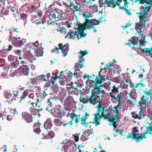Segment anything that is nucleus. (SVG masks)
<instances>
[{
    "mask_svg": "<svg viewBox=\"0 0 152 152\" xmlns=\"http://www.w3.org/2000/svg\"><path fill=\"white\" fill-rule=\"evenodd\" d=\"M30 56V55H29V56H28V58L31 60L30 61H28V62L30 63V64H29L28 66H29L32 70H34L35 69V67L34 65L31 64V63L32 62V60L33 59L34 60H35V59L34 58V56L32 55H31Z\"/></svg>",
    "mask_w": 152,
    "mask_h": 152,
    "instance_id": "bb28decb",
    "label": "nucleus"
},
{
    "mask_svg": "<svg viewBox=\"0 0 152 152\" xmlns=\"http://www.w3.org/2000/svg\"><path fill=\"white\" fill-rule=\"evenodd\" d=\"M6 113L4 111V110L2 109H0V117H2L3 115H6Z\"/></svg>",
    "mask_w": 152,
    "mask_h": 152,
    "instance_id": "6e6d98bb",
    "label": "nucleus"
},
{
    "mask_svg": "<svg viewBox=\"0 0 152 152\" xmlns=\"http://www.w3.org/2000/svg\"><path fill=\"white\" fill-rule=\"evenodd\" d=\"M101 71L99 72V75ZM105 79H104L102 75H99L98 76H96L95 79V81L96 83L99 84L101 83L102 82L104 81Z\"/></svg>",
    "mask_w": 152,
    "mask_h": 152,
    "instance_id": "a878e982",
    "label": "nucleus"
},
{
    "mask_svg": "<svg viewBox=\"0 0 152 152\" xmlns=\"http://www.w3.org/2000/svg\"><path fill=\"white\" fill-rule=\"evenodd\" d=\"M36 95H34L32 94H29L28 96L30 98V99L28 102V104H30L34 106V104L36 103V98L37 97V94L36 93Z\"/></svg>",
    "mask_w": 152,
    "mask_h": 152,
    "instance_id": "dca6fc26",
    "label": "nucleus"
},
{
    "mask_svg": "<svg viewBox=\"0 0 152 152\" xmlns=\"http://www.w3.org/2000/svg\"><path fill=\"white\" fill-rule=\"evenodd\" d=\"M52 121L51 119H48L44 123V126L46 129H50L52 126Z\"/></svg>",
    "mask_w": 152,
    "mask_h": 152,
    "instance_id": "412c9836",
    "label": "nucleus"
},
{
    "mask_svg": "<svg viewBox=\"0 0 152 152\" xmlns=\"http://www.w3.org/2000/svg\"><path fill=\"white\" fill-rule=\"evenodd\" d=\"M99 97L96 95H92L91 97L89 99V101L91 104L95 105L99 101L98 99L100 100Z\"/></svg>",
    "mask_w": 152,
    "mask_h": 152,
    "instance_id": "a211bd4d",
    "label": "nucleus"
},
{
    "mask_svg": "<svg viewBox=\"0 0 152 152\" xmlns=\"http://www.w3.org/2000/svg\"><path fill=\"white\" fill-rule=\"evenodd\" d=\"M99 22L95 19H86L85 22L83 24L79 22H77L76 23L78 26L77 28L76 27L75 29L70 30L69 32L66 36V38L77 40L80 39L82 37H84L86 35V33L84 32V30L86 29H91L93 27L94 25L98 24Z\"/></svg>",
    "mask_w": 152,
    "mask_h": 152,
    "instance_id": "f257e3e1",
    "label": "nucleus"
},
{
    "mask_svg": "<svg viewBox=\"0 0 152 152\" xmlns=\"http://www.w3.org/2000/svg\"><path fill=\"white\" fill-rule=\"evenodd\" d=\"M101 86H96L94 87L91 92L92 95L102 97L103 94L105 93L104 91L102 90Z\"/></svg>",
    "mask_w": 152,
    "mask_h": 152,
    "instance_id": "9b49d317",
    "label": "nucleus"
},
{
    "mask_svg": "<svg viewBox=\"0 0 152 152\" xmlns=\"http://www.w3.org/2000/svg\"><path fill=\"white\" fill-rule=\"evenodd\" d=\"M48 135L51 137H53L54 136V134L52 131H50L48 133Z\"/></svg>",
    "mask_w": 152,
    "mask_h": 152,
    "instance_id": "bf43d9fd",
    "label": "nucleus"
},
{
    "mask_svg": "<svg viewBox=\"0 0 152 152\" xmlns=\"http://www.w3.org/2000/svg\"><path fill=\"white\" fill-rule=\"evenodd\" d=\"M145 94L142 96L139 102V106L142 110L145 107L147 104H148L151 100L150 91H145Z\"/></svg>",
    "mask_w": 152,
    "mask_h": 152,
    "instance_id": "0eeeda50",
    "label": "nucleus"
},
{
    "mask_svg": "<svg viewBox=\"0 0 152 152\" xmlns=\"http://www.w3.org/2000/svg\"><path fill=\"white\" fill-rule=\"evenodd\" d=\"M93 13L96 12L98 11V6L95 4L94 5L90 8Z\"/></svg>",
    "mask_w": 152,
    "mask_h": 152,
    "instance_id": "c9c22d12",
    "label": "nucleus"
},
{
    "mask_svg": "<svg viewBox=\"0 0 152 152\" xmlns=\"http://www.w3.org/2000/svg\"><path fill=\"white\" fill-rule=\"evenodd\" d=\"M46 110L48 111L49 112H50V111H51V113H52V109L51 107L48 106L46 108Z\"/></svg>",
    "mask_w": 152,
    "mask_h": 152,
    "instance_id": "338daca9",
    "label": "nucleus"
},
{
    "mask_svg": "<svg viewBox=\"0 0 152 152\" xmlns=\"http://www.w3.org/2000/svg\"><path fill=\"white\" fill-rule=\"evenodd\" d=\"M79 53L80 54V56L79 57V59L83 60V57L86 54H87L88 53L86 51H81L79 52Z\"/></svg>",
    "mask_w": 152,
    "mask_h": 152,
    "instance_id": "58836bf2",
    "label": "nucleus"
},
{
    "mask_svg": "<svg viewBox=\"0 0 152 152\" xmlns=\"http://www.w3.org/2000/svg\"><path fill=\"white\" fill-rule=\"evenodd\" d=\"M86 83H88L89 86L90 87H92L93 86H97L96 82L92 80H90Z\"/></svg>",
    "mask_w": 152,
    "mask_h": 152,
    "instance_id": "72a5a7b5",
    "label": "nucleus"
},
{
    "mask_svg": "<svg viewBox=\"0 0 152 152\" xmlns=\"http://www.w3.org/2000/svg\"><path fill=\"white\" fill-rule=\"evenodd\" d=\"M26 42V39H21L19 37H14L12 38V43L14 46L16 47H20L23 45Z\"/></svg>",
    "mask_w": 152,
    "mask_h": 152,
    "instance_id": "9d476101",
    "label": "nucleus"
},
{
    "mask_svg": "<svg viewBox=\"0 0 152 152\" xmlns=\"http://www.w3.org/2000/svg\"><path fill=\"white\" fill-rule=\"evenodd\" d=\"M22 50H17L15 51V53L16 54L19 55L20 53L22 52Z\"/></svg>",
    "mask_w": 152,
    "mask_h": 152,
    "instance_id": "774afa93",
    "label": "nucleus"
},
{
    "mask_svg": "<svg viewBox=\"0 0 152 152\" xmlns=\"http://www.w3.org/2000/svg\"><path fill=\"white\" fill-rule=\"evenodd\" d=\"M121 98H117V99H118V103L117 106L116 107H115L117 108L118 109H120V108H119V107L121 106Z\"/></svg>",
    "mask_w": 152,
    "mask_h": 152,
    "instance_id": "de8ad7c7",
    "label": "nucleus"
},
{
    "mask_svg": "<svg viewBox=\"0 0 152 152\" xmlns=\"http://www.w3.org/2000/svg\"><path fill=\"white\" fill-rule=\"evenodd\" d=\"M47 94H46V92L45 91H43L42 95H41V100L43 99L45 96H46Z\"/></svg>",
    "mask_w": 152,
    "mask_h": 152,
    "instance_id": "680f3d73",
    "label": "nucleus"
},
{
    "mask_svg": "<svg viewBox=\"0 0 152 152\" xmlns=\"http://www.w3.org/2000/svg\"><path fill=\"white\" fill-rule=\"evenodd\" d=\"M20 70V71L21 73L23 75H28L29 69L27 67V65H25L23 66H22L21 67Z\"/></svg>",
    "mask_w": 152,
    "mask_h": 152,
    "instance_id": "aec40b11",
    "label": "nucleus"
},
{
    "mask_svg": "<svg viewBox=\"0 0 152 152\" xmlns=\"http://www.w3.org/2000/svg\"><path fill=\"white\" fill-rule=\"evenodd\" d=\"M97 109L98 110L97 113L94 114V121L93 122V123L95 124L96 126L100 124L99 120L101 116L99 114V113H101V114L103 115L104 113L105 110V108H104L103 107L101 106L100 103L99 104L98 106Z\"/></svg>",
    "mask_w": 152,
    "mask_h": 152,
    "instance_id": "6e6552de",
    "label": "nucleus"
},
{
    "mask_svg": "<svg viewBox=\"0 0 152 152\" xmlns=\"http://www.w3.org/2000/svg\"><path fill=\"white\" fill-rule=\"evenodd\" d=\"M75 2V0H68L67 3H66V5L67 7H69L70 9L72 7Z\"/></svg>",
    "mask_w": 152,
    "mask_h": 152,
    "instance_id": "2f4dec72",
    "label": "nucleus"
},
{
    "mask_svg": "<svg viewBox=\"0 0 152 152\" xmlns=\"http://www.w3.org/2000/svg\"><path fill=\"white\" fill-rule=\"evenodd\" d=\"M121 1H120L119 0H116L115 1V0H111L110 1L106 0L105 1V3L106 4L108 7H112L114 8L116 6V5H117L119 7L120 9H122L123 8L126 9L128 8V7L126 6L127 3L126 2H125L124 4V7H120V3Z\"/></svg>",
    "mask_w": 152,
    "mask_h": 152,
    "instance_id": "1a4fd4ad",
    "label": "nucleus"
},
{
    "mask_svg": "<svg viewBox=\"0 0 152 152\" xmlns=\"http://www.w3.org/2000/svg\"><path fill=\"white\" fill-rule=\"evenodd\" d=\"M19 59V60L17 59L15 61V62H13V65L15 68H16L17 66H20L22 64H25L27 63V61L24 58H23V57H20Z\"/></svg>",
    "mask_w": 152,
    "mask_h": 152,
    "instance_id": "4468645a",
    "label": "nucleus"
},
{
    "mask_svg": "<svg viewBox=\"0 0 152 152\" xmlns=\"http://www.w3.org/2000/svg\"><path fill=\"white\" fill-rule=\"evenodd\" d=\"M93 15L89 12H85L83 14V17L86 19H89L88 18L93 17Z\"/></svg>",
    "mask_w": 152,
    "mask_h": 152,
    "instance_id": "c756f323",
    "label": "nucleus"
},
{
    "mask_svg": "<svg viewBox=\"0 0 152 152\" xmlns=\"http://www.w3.org/2000/svg\"><path fill=\"white\" fill-rule=\"evenodd\" d=\"M35 104L36 105L37 109L38 111H40L42 110V108L39 105L38 103H35Z\"/></svg>",
    "mask_w": 152,
    "mask_h": 152,
    "instance_id": "5fc2aeb1",
    "label": "nucleus"
},
{
    "mask_svg": "<svg viewBox=\"0 0 152 152\" xmlns=\"http://www.w3.org/2000/svg\"><path fill=\"white\" fill-rule=\"evenodd\" d=\"M29 9L32 11H34L36 10V7L32 5L31 7H29Z\"/></svg>",
    "mask_w": 152,
    "mask_h": 152,
    "instance_id": "0e129e2a",
    "label": "nucleus"
},
{
    "mask_svg": "<svg viewBox=\"0 0 152 152\" xmlns=\"http://www.w3.org/2000/svg\"><path fill=\"white\" fill-rule=\"evenodd\" d=\"M95 0H84L83 5L86 6L88 8L90 9L94 5L92 2Z\"/></svg>",
    "mask_w": 152,
    "mask_h": 152,
    "instance_id": "5701e85b",
    "label": "nucleus"
},
{
    "mask_svg": "<svg viewBox=\"0 0 152 152\" xmlns=\"http://www.w3.org/2000/svg\"><path fill=\"white\" fill-rule=\"evenodd\" d=\"M8 58L11 63H12L13 62H15V61L18 59L17 57L11 55L9 56H8Z\"/></svg>",
    "mask_w": 152,
    "mask_h": 152,
    "instance_id": "f704fd0d",
    "label": "nucleus"
},
{
    "mask_svg": "<svg viewBox=\"0 0 152 152\" xmlns=\"http://www.w3.org/2000/svg\"><path fill=\"white\" fill-rule=\"evenodd\" d=\"M11 113L12 115H13L14 116L17 115V111L14 109H12L11 110Z\"/></svg>",
    "mask_w": 152,
    "mask_h": 152,
    "instance_id": "8fccbe9b",
    "label": "nucleus"
},
{
    "mask_svg": "<svg viewBox=\"0 0 152 152\" xmlns=\"http://www.w3.org/2000/svg\"><path fill=\"white\" fill-rule=\"evenodd\" d=\"M138 37L136 36L132 37L131 39H130L128 43H126V45H129L130 47H132V48L135 46V45H138V43L140 41V37Z\"/></svg>",
    "mask_w": 152,
    "mask_h": 152,
    "instance_id": "f8f14e48",
    "label": "nucleus"
},
{
    "mask_svg": "<svg viewBox=\"0 0 152 152\" xmlns=\"http://www.w3.org/2000/svg\"><path fill=\"white\" fill-rule=\"evenodd\" d=\"M151 7H146L145 5L141 6V12L139 13V16L140 18V22L136 23L135 28L140 36L142 35L143 30L145 27L146 18L149 14V10Z\"/></svg>",
    "mask_w": 152,
    "mask_h": 152,
    "instance_id": "f03ea898",
    "label": "nucleus"
},
{
    "mask_svg": "<svg viewBox=\"0 0 152 152\" xmlns=\"http://www.w3.org/2000/svg\"><path fill=\"white\" fill-rule=\"evenodd\" d=\"M80 61L77 62L75 64V67L76 68V69H80L83 68L84 66L83 64V61H84V59H83L82 60L79 59Z\"/></svg>",
    "mask_w": 152,
    "mask_h": 152,
    "instance_id": "393cba45",
    "label": "nucleus"
},
{
    "mask_svg": "<svg viewBox=\"0 0 152 152\" xmlns=\"http://www.w3.org/2000/svg\"><path fill=\"white\" fill-rule=\"evenodd\" d=\"M36 12L38 17H41L43 13V12L40 10H38Z\"/></svg>",
    "mask_w": 152,
    "mask_h": 152,
    "instance_id": "13d9d810",
    "label": "nucleus"
},
{
    "mask_svg": "<svg viewBox=\"0 0 152 152\" xmlns=\"http://www.w3.org/2000/svg\"><path fill=\"white\" fill-rule=\"evenodd\" d=\"M89 114L87 113H86L85 115L81 118V121H86V120L88 118V117L89 116Z\"/></svg>",
    "mask_w": 152,
    "mask_h": 152,
    "instance_id": "37998d69",
    "label": "nucleus"
},
{
    "mask_svg": "<svg viewBox=\"0 0 152 152\" xmlns=\"http://www.w3.org/2000/svg\"><path fill=\"white\" fill-rule=\"evenodd\" d=\"M37 76L34 77V78H31L30 79L31 81V82L33 83H37Z\"/></svg>",
    "mask_w": 152,
    "mask_h": 152,
    "instance_id": "3c124183",
    "label": "nucleus"
},
{
    "mask_svg": "<svg viewBox=\"0 0 152 152\" xmlns=\"http://www.w3.org/2000/svg\"><path fill=\"white\" fill-rule=\"evenodd\" d=\"M134 2L139 1V3L142 4V6L145 5L146 7H151L152 5V0H131Z\"/></svg>",
    "mask_w": 152,
    "mask_h": 152,
    "instance_id": "2eb2a0df",
    "label": "nucleus"
},
{
    "mask_svg": "<svg viewBox=\"0 0 152 152\" xmlns=\"http://www.w3.org/2000/svg\"><path fill=\"white\" fill-rule=\"evenodd\" d=\"M120 109H118L115 107H114L113 111L111 113V115H106L105 118L108 121H110V125H113L114 127L113 130L117 132L118 129H116L118 128L120 125L117 122L118 119V115Z\"/></svg>",
    "mask_w": 152,
    "mask_h": 152,
    "instance_id": "7ed1b4c3",
    "label": "nucleus"
},
{
    "mask_svg": "<svg viewBox=\"0 0 152 152\" xmlns=\"http://www.w3.org/2000/svg\"><path fill=\"white\" fill-rule=\"evenodd\" d=\"M41 45L42 43L39 44L38 42L37 41L35 43L30 42L27 44V46L28 48L35 50L34 55L38 57L42 56L43 51Z\"/></svg>",
    "mask_w": 152,
    "mask_h": 152,
    "instance_id": "20e7f679",
    "label": "nucleus"
},
{
    "mask_svg": "<svg viewBox=\"0 0 152 152\" xmlns=\"http://www.w3.org/2000/svg\"><path fill=\"white\" fill-rule=\"evenodd\" d=\"M40 124L37 123L35 124L34 127V132L37 134H39L40 132Z\"/></svg>",
    "mask_w": 152,
    "mask_h": 152,
    "instance_id": "cd10ccee",
    "label": "nucleus"
},
{
    "mask_svg": "<svg viewBox=\"0 0 152 152\" xmlns=\"http://www.w3.org/2000/svg\"><path fill=\"white\" fill-rule=\"evenodd\" d=\"M73 136L75 138V142H77L79 140V137L78 136V135H76L73 134Z\"/></svg>",
    "mask_w": 152,
    "mask_h": 152,
    "instance_id": "e2e57ef3",
    "label": "nucleus"
},
{
    "mask_svg": "<svg viewBox=\"0 0 152 152\" xmlns=\"http://www.w3.org/2000/svg\"><path fill=\"white\" fill-rule=\"evenodd\" d=\"M59 83L62 86H64L65 84V81L63 79L60 78V80H59Z\"/></svg>",
    "mask_w": 152,
    "mask_h": 152,
    "instance_id": "052dcab7",
    "label": "nucleus"
},
{
    "mask_svg": "<svg viewBox=\"0 0 152 152\" xmlns=\"http://www.w3.org/2000/svg\"><path fill=\"white\" fill-rule=\"evenodd\" d=\"M58 47L61 49L63 54V56H65L67 54L69 50V45L67 44H65L63 46L62 44L60 43L58 45Z\"/></svg>",
    "mask_w": 152,
    "mask_h": 152,
    "instance_id": "ddd939ff",
    "label": "nucleus"
},
{
    "mask_svg": "<svg viewBox=\"0 0 152 152\" xmlns=\"http://www.w3.org/2000/svg\"><path fill=\"white\" fill-rule=\"evenodd\" d=\"M60 30L61 33H62L63 34H65L66 31V28H65L64 27H61L60 29Z\"/></svg>",
    "mask_w": 152,
    "mask_h": 152,
    "instance_id": "864d4df0",
    "label": "nucleus"
},
{
    "mask_svg": "<svg viewBox=\"0 0 152 152\" xmlns=\"http://www.w3.org/2000/svg\"><path fill=\"white\" fill-rule=\"evenodd\" d=\"M140 45V48H141L142 46H144V43L142 42L140 40L139 43Z\"/></svg>",
    "mask_w": 152,
    "mask_h": 152,
    "instance_id": "69168bd1",
    "label": "nucleus"
},
{
    "mask_svg": "<svg viewBox=\"0 0 152 152\" xmlns=\"http://www.w3.org/2000/svg\"><path fill=\"white\" fill-rule=\"evenodd\" d=\"M22 116L27 123H30L32 121V119L31 115L27 113H22Z\"/></svg>",
    "mask_w": 152,
    "mask_h": 152,
    "instance_id": "6ab92c4d",
    "label": "nucleus"
},
{
    "mask_svg": "<svg viewBox=\"0 0 152 152\" xmlns=\"http://www.w3.org/2000/svg\"><path fill=\"white\" fill-rule=\"evenodd\" d=\"M70 9L72 11L75 12V11H77L80 10V8L78 7L76 5L74 4L72 7H71Z\"/></svg>",
    "mask_w": 152,
    "mask_h": 152,
    "instance_id": "4c0bfd02",
    "label": "nucleus"
},
{
    "mask_svg": "<svg viewBox=\"0 0 152 152\" xmlns=\"http://www.w3.org/2000/svg\"><path fill=\"white\" fill-rule=\"evenodd\" d=\"M91 77L90 76L87 75L86 74H85L84 75L83 79H85L87 78V81L86 82V83L90 80V78Z\"/></svg>",
    "mask_w": 152,
    "mask_h": 152,
    "instance_id": "09e8293b",
    "label": "nucleus"
},
{
    "mask_svg": "<svg viewBox=\"0 0 152 152\" xmlns=\"http://www.w3.org/2000/svg\"><path fill=\"white\" fill-rule=\"evenodd\" d=\"M59 49H60L59 48V47H55L53 49L51 50V52L52 53H58V50Z\"/></svg>",
    "mask_w": 152,
    "mask_h": 152,
    "instance_id": "603ef678",
    "label": "nucleus"
},
{
    "mask_svg": "<svg viewBox=\"0 0 152 152\" xmlns=\"http://www.w3.org/2000/svg\"><path fill=\"white\" fill-rule=\"evenodd\" d=\"M43 77V75H41L40 76H37V83L39 82L40 81H42V77Z\"/></svg>",
    "mask_w": 152,
    "mask_h": 152,
    "instance_id": "4d7b16f0",
    "label": "nucleus"
},
{
    "mask_svg": "<svg viewBox=\"0 0 152 152\" xmlns=\"http://www.w3.org/2000/svg\"><path fill=\"white\" fill-rule=\"evenodd\" d=\"M9 68L7 67H4L3 68L4 71L1 74L0 78H8V77L7 72L8 71Z\"/></svg>",
    "mask_w": 152,
    "mask_h": 152,
    "instance_id": "4be33fe9",
    "label": "nucleus"
},
{
    "mask_svg": "<svg viewBox=\"0 0 152 152\" xmlns=\"http://www.w3.org/2000/svg\"><path fill=\"white\" fill-rule=\"evenodd\" d=\"M89 97L88 96L83 95H81L80 98V101L83 104L87 103L89 102Z\"/></svg>",
    "mask_w": 152,
    "mask_h": 152,
    "instance_id": "b1692460",
    "label": "nucleus"
},
{
    "mask_svg": "<svg viewBox=\"0 0 152 152\" xmlns=\"http://www.w3.org/2000/svg\"><path fill=\"white\" fill-rule=\"evenodd\" d=\"M131 114L132 117L134 118H138L139 119H140L142 118L141 117V114L140 112L138 114H136L133 112H132L131 113Z\"/></svg>",
    "mask_w": 152,
    "mask_h": 152,
    "instance_id": "473e14b6",
    "label": "nucleus"
},
{
    "mask_svg": "<svg viewBox=\"0 0 152 152\" xmlns=\"http://www.w3.org/2000/svg\"><path fill=\"white\" fill-rule=\"evenodd\" d=\"M122 86V85L121 84H120V85L116 84L113 86L112 89L111 90V92L109 94V96L111 97V100L121 98L120 93H119L118 89L120 87L123 88H125Z\"/></svg>",
    "mask_w": 152,
    "mask_h": 152,
    "instance_id": "39448f33",
    "label": "nucleus"
},
{
    "mask_svg": "<svg viewBox=\"0 0 152 152\" xmlns=\"http://www.w3.org/2000/svg\"><path fill=\"white\" fill-rule=\"evenodd\" d=\"M58 77L57 75H55L54 76H52L51 77V82L53 85H54L55 83V81L57 80Z\"/></svg>",
    "mask_w": 152,
    "mask_h": 152,
    "instance_id": "79ce46f5",
    "label": "nucleus"
},
{
    "mask_svg": "<svg viewBox=\"0 0 152 152\" xmlns=\"http://www.w3.org/2000/svg\"><path fill=\"white\" fill-rule=\"evenodd\" d=\"M121 98H117V99H118V103L117 106L116 107H115L117 108L118 109H120V108H119V107L121 106Z\"/></svg>",
    "mask_w": 152,
    "mask_h": 152,
    "instance_id": "49530a36",
    "label": "nucleus"
},
{
    "mask_svg": "<svg viewBox=\"0 0 152 152\" xmlns=\"http://www.w3.org/2000/svg\"><path fill=\"white\" fill-rule=\"evenodd\" d=\"M54 122L56 125L57 126H61V121L59 119L57 118H55Z\"/></svg>",
    "mask_w": 152,
    "mask_h": 152,
    "instance_id": "a19ab883",
    "label": "nucleus"
},
{
    "mask_svg": "<svg viewBox=\"0 0 152 152\" xmlns=\"http://www.w3.org/2000/svg\"><path fill=\"white\" fill-rule=\"evenodd\" d=\"M62 112L61 110V107L60 105H58L54 110V114L53 115L55 117H60Z\"/></svg>",
    "mask_w": 152,
    "mask_h": 152,
    "instance_id": "f3484780",
    "label": "nucleus"
},
{
    "mask_svg": "<svg viewBox=\"0 0 152 152\" xmlns=\"http://www.w3.org/2000/svg\"><path fill=\"white\" fill-rule=\"evenodd\" d=\"M62 25H65L66 27L69 28L71 26V24H70L67 21H66L65 22H63L62 23H61Z\"/></svg>",
    "mask_w": 152,
    "mask_h": 152,
    "instance_id": "a18cd8bd",
    "label": "nucleus"
},
{
    "mask_svg": "<svg viewBox=\"0 0 152 152\" xmlns=\"http://www.w3.org/2000/svg\"><path fill=\"white\" fill-rule=\"evenodd\" d=\"M54 12H51L49 13V17L52 20L54 19L57 20H63L64 18V13L61 10L58 8H55Z\"/></svg>",
    "mask_w": 152,
    "mask_h": 152,
    "instance_id": "423d86ee",
    "label": "nucleus"
},
{
    "mask_svg": "<svg viewBox=\"0 0 152 152\" xmlns=\"http://www.w3.org/2000/svg\"><path fill=\"white\" fill-rule=\"evenodd\" d=\"M82 74V72H80L79 69H75L74 75H76L77 77L80 76Z\"/></svg>",
    "mask_w": 152,
    "mask_h": 152,
    "instance_id": "ea45409f",
    "label": "nucleus"
},
{
    "mask_svg": "<svg viewBox=\"0 0 152 152\" xmlns=\"http://www.w3.org/2000/svg\"><path fill=\"white\" fill-rule=\"evenodd\" d=\"M51 82L50 81L48 82H47L44 86V88L45 90H47L48 88L50 87V83Z\"/></svg>",
    "mask_w": 152,
    "mask_h": 152,
    "instance_id": "c03bdc74",
    "label": "nucleus"
},
{
    "mask_svg": "<svg viewBox=\"0 0 152 152\" xmlns=\"http://www.w3.org/2000/svg\"><path fill=\"white\" fill-rule=\"evenodd\" d=\"M29 90L28 89L26 90L23 93L21 97L20 100L24 99L27 96L28 94Z\"/></svg>",
    "mask_w": 152,
    "mask_h": 152,
    "instance_id": "e433bc0d",
    "label": "nucleus"
},
{
    "mask_svg": "<svg viewBox=\"0 0 152 152\" xmlns=\"http://www.w3.org/2000/svg\"><path fill=\"white\" fill-rule=\"evenodd\" d=\"M12 94L8 91L6 90L4 91V96L6 99H10L12 97Z\"/></svg>",
    "mask_w": 152,
    "mask_h": 152,
    "instance_id": "c85d7f7f",
    "label": "nucleus"
},
{
    "mask_svg": "<svg viewBox=\"0 0 152 152\" xmlns=\"http://www.w3.org/2000/svg\"><path fill=\"white\" fill-rule=\"evenodd\" d=\"M71 118H72V120H75V123L77 124L79 121V119L78 116L75 115L74 113L72 114L71 115Z\"/></svg>",
    "mask_w": 152,
    "mask_h": 152,
    "instance_id": "7c9ffc66",
    "label": "nucleus"
}]
</instances>
